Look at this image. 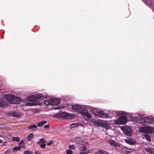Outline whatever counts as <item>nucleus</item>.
Instances as JSON below:
<instances>
[{
  "label": "nucleus",
  "instance_id": "obj_13",
  "mask_svg": "<svg viewBox=\"0 0 154 154\" xmlns=\"http://www.w3.org/2000/svg\"><path fill=\"white\" fill-rule=\"evenodd\" d=\"M75 141L78 143L82 145L85 142V140L82 138L79 137H76L75 138Z\"/></svg>",
  "mask_w": 154,
  "mask_h": 154
},
{
  "label": "nucleus",
  "instance_id": "obj_38",
  "mask_svg": "<svg viewBox=\"0 0 154 154\" xmlns=\"http://www.w3.org/2000/svg\"><path fill=\"white\" fill-rule=\"evenodd\" d=\"M135 121L136 122H137L138 121H139V119L138 118H136L135 119Z\"/></svg>",
  "mask_w": 154,
  "mask_h": 154
},
{
  "label": "nucleus",
  "instance_id": "obj_35",
  "mask_svg": "<svg viewBox=\"0 0 154 154\" xmlns=\"http://www.w3.org/2000/svg\"><path fill=\"white\" fill-rule=\"evenodd\" d=\"M53 142L52 141H50L49 143H48L47 144V145L48 146H50V145H51L53 144Z\"/></svg>",
  "mask_w": 154,
  "mask_h": 154
},
{
  "label": "nucleus",
  "instance_id": "obj_7",
  "mask_svg": "<svg viewBox=\"0 0 154 154\" xmlns=\"http://www.w3.org/2000/svg\"><path fill=\"white\" fill-rule=\"evenodd\" d=\"M20 101L19 98L10 94V103L17 104Z\"/></svg>",
  "mask_w": 154,
  "mask_h": 154
},
{
  "label": "nucleus",
  "instance_id": "obj_15",
  "mask_svg": "<svg viewBox=\"0 0 154 154\" xmlns=\"http://www.w3.org/2000/svg\"><path fill=\"white\" fill-rule=\"evenodd\" d=\"M11 116L15 117L18 118H19L21 117V115L20 113L16 112H14L12 113H10V116Z\"/></svg>",
  "mask_w": 154,
  "mask_h": 154
},
{
  "label": "nucleus",
  "instance_id": "obj_14",
  "mask_svg": "<svg viewBox=\"0 0 154 154\" xmlns=\"http://www.w3.org/2000/svg\"><path fill=\"white\" fill-rule=\"evenodd\" d=\"M154 132V128L147 127L146 133H152Z\"/></svg>",
  "mask_w": 154,
  "mask_h": 154
},
{
  "label": "nucleus",
  "instance_id": "obj_12",
  "mask_svg": "<svg viewBox=\"0 0 154 154\" xmlns=\"http://www.w3.org/2000/svg\"><path fill=\"white\" fill-rule=\"evenodd\" d=\"M134 150V149H129L126 147H123L122 148V151L124 153L128 154L132 152Z\"/></svg>",
  "mask_w": 154,
  "mask_h": 154
},
{
  "label": "nucleus",
  "instance_id": "obj_39",
  "mask_svg": "<svg viewBox=\"0 0 154 154\" xmlns=\"http://www.w3.org/2000/svg\"><path fill=\"white\" fill-rule=\"evenodd\" d=\"M65 107V106H60V107H59V108H56L57 109H58L59 108H64Z\"/></svg>",
  "mask_w": 154,
  "mask_h": 154
},
{
  "label": "nucleus",
  "instance_id": "obj_22",
  "mask_svg": "<svg viewBox=\"0 0 154 154\" xmlns=\"http://www.w3.org/2000/svg\"><path fill=\"white\" fill-rule=\"evenodd\" d=\"M143 138H145V139L148 141H151V138L150 136L149 135L147 134H144L143 137Z\"/></svg>",
  "mask_w": 154,
  "mask_h": 154
},
{
  "label": "nucleus",
  "instance_id": "obj_27",
  "mask_svg": "<svg viewBox=\"0 0 154 154\" xmlns=\"http://www.w3.org/2000/svg\"><path fill=\"white\" fill-rule=\"evenodd\" d=\"M104 128L106 130L109 129L111 128L109 124H106L104 125Z\"/></svg>",
  "mask_w": 154,
  "mask_h": 154
},
{
  "label": "nucleus",
  "instance_id": "obj_24",
  "mask_svg": "<svg viewBox=\"0 0 154 154\" xmlns=\"http://www.w3.org/2000/svg\"><path fill=\"white\" fill-rule=\"evenodd\" d=\"M98 152L100 154H108V152L102 149H98Z\"/></svg>",
  "mask_w": 154,
  "mask_h": 154
},
{
  "label": "nucleus",
  "instance_id": "obj_23",
  "mask_svg": "<svg viewBox=\"0 0 154 154\" xmlns=\"http://www.w3.org/2000/svg\"><path fill=\"white\" fill-rule=\"evenodd\" d=\"M37 127V126L36 125H33L30 126L28 127V128L29 129H31L32 131H35V130H33L34 129H35Z\"/></svg>",
  "mask_w": 154,
  "mask_h": 154
},
{
  "label": "nucleus",
  "instance_id": "obj_44",
  "mask_svg": "<svg viewBox=\"0 0 154 154\" xmlns=\"http://www.w3.org/2000/svg\"><path fill=\"white\" fill-rule=\"evenodd\" d=\"M95 153L96 154H98L99 153L98 152H98H95Z\"/></svg>",
  "mask_w": 154,
  "mask_h": 154
},
{
  "label": "nucleus",
  "instance_id": "obj_5",
  "mask_svg": "<svg viewBox=\"0 0 154 154\" xmlns=\"http://www.w3.org/2000/svg\"><path fill=\"white\" fill-rule=\"evenodd\" d=\"M121 129L124 134L126 135L129 136L131 135L132 131L129 127L128 126L123 127Z\"/></svg>",
  "mask_w": 154,
  "mask_h": 154
},
{
  "label": "nucleus",
  "instance_id": "obj_43",
  "mask_svg": "<svg viewBox=\"0 0 154 154\" xmlns=\"http://www.w3.org/2000/svg\"><path fill=\"white\" fill-rule=\"evenodd\" d=\"M2 140H1L0 139V143H2Z\"/></svg>",
  "mask_w": 154,
  "mask_h": 154
},
{
  "label": "nucleus",
  "instance_id": "obj_41",
  "mask_svg": "<svg viewBox=\"0 0 154 154\" xmlns=\"http://www.w3.org/2000/svg\"><path fill=\"white\" fill-rule=\"evenodd\" d=\"M35 153L36 154H39V153H38V152H37V151H35Z\"/></svg>",
  "mask_w": 154,
  "mask_h": 154
},
{
  "label": "nucleus",
  "instance_id": "obj_29",
  "mask_svg": "<svg viewBox=\"0 0 154 154\" xmlns=\"http://www.w3.org/2000/svg\"><path fill=\"white\" fill-rule=\"evenodd\" d=\"M108 141L109 143H110L111 144V145L112 146H113L115 142L114 140H108Z\"/></svg>",
  "mask_w": 154,
  "mask_h": 154
},
{
  "label": "nucleus",
  "instance_id": "obj_2",
  "mask_svg": "<svg viewBox=\"0 0 154 154\" xmlns=\"http://www.w3.org/2000/svg\"><path fill=\"white\" fill-rule=\"evenodd\" d=\"M47 95L45 94L38 93L29 96L27 99H23V101L25 103V105L31 106L32 105L30 102V101H39L46 98Z\"/></svg>",
  "mask_w": 154,
  "mask_h": 154
},
{
  "label": "nucleus",
  "instance_id": "obj_42",
  "mask_svg": "<svg viewBox=\"0 0 154 154\" xmlns=\"http://www.w3.org/2000/svg\"><path fill=\"white\" fill-rule=\"evenodd\" d=\"M8 152V151H7L5 152V154H7V152Z\"/></svg>",
  "mask_w": 154,
  "mask_h": 154
},
{
  "label": "nucleus",
  "instance_id": "obj_33",
  "mask_svg": "<svg viewBox=\"0 0 154 154\" xmlns=\"http://www.w3.org/2000/svg\"><path fill=\"white\" fill-rule=\"evenodd\" d=\"M41 144L40 145V146L43 148H45L46 146V144L45 143H41Z\"/></svg>",
  "mask_w": 154,
  "mask_h": 154
},
{
  "label": "nucleus",
  "instance_id": "obj_30",
  "mask_svg": "<svg viewBox=\"0 0 154 154\" xmlns=\"http://www.w3.org/2000/svg\"><path fill=\"white\" fill-rule=\"evenodd\" d=\"M69 148L70 149H74L76 148V146L75 145L72 144L69 146Z\"/></svg>",
  "mask_w": 154,
  "mask_h": 154
},
{
  "label": "nucleus",
  "instance_id": "obj_16",
  "mask_svg": "<svg viewBox=\"0 0 154 154\" xmlns=\"http://www.w3.org/2000/svg\"><path fill=\"white\" fill-rule=\"evenodd\" d=\"M140 132L143 133H146L147 127H141L139 128Z\"/></svg>",
  "mask_w": 154,
  "mask_h": 154
},
{
  "label": "nucleus",
  "instance_id": "obj_26",
  "mask_svg": "<svg viewBox=\"0 0 154 154\" xmlns=\"http://www.w3.org/2000/svg\"><path fill=\"white\" fill-rule=\"evenodd\" d=\"M12 140L18 142L20 140V138L17 137H12Z\"/></svg>",
  "mask_w": 154,
  "mask_h": 154
},
{
  "label": "nucleus",
  "instance_id": "obj_31",
  "mask_svg": "<svg viewBox=\"0 0 154 154\" xmlns=\"http://www.w3.org/2000/svg\"><path fill=\"white\" fill-rule=\"evenodd\" d=\"M113 146L116 148H118L119 147L120 145L118 143L115 142L114 145H113Z\"/></svg>",
  "mask_w": 154,
  "mask_h": 154
},
{
  "label": "nucleus",
  "instance_id": "obj_45",
  "mask_svg": "<svg viewBox=\"0 0 154 154\" xmlns=\"http://www.w3.org/2000/svg\"><path fill=\"white\" fill-rule=\"evenodd\" d=\"M4 38V36H2V38Z\"/></svg>",
  "mask_w": 154,
  "mask_h": 154
},
{
  "label": "nucleus",
  "instance_id": "obj_10",
  "mask_svg": "<svg viewBox=\"0 0 154 154\" xmlns=\"http://www.w3.org/2000/svg\"><path fill=\"white\" fill-rule=\"evenodd\" d=\"M79 126H82L84 127V125L81 124V123H74L70 125L69 126V128L70 129H72L76 128ZM83 128H84V127H83Z\"/></svg>",
  "mask_w": 154,
  "mask_h": 154
},
{
  "label": "nucleus",
  "instance_id": "obj_19",
  "mask_svg": "<svg viewBox=\"0 0 154 154\" xmlns=\"http://www.w3.org/2000/svg\"><path fill=\"white\" fill-rule=\"evenodd\" d=\"M46 142V140L44 138H41L39 141L37 142L36 143L38 144H40L41 143H45Z\"/></svg>",
  "mask_w": 154,
  "mask_h": 154
},
{
  "label": "nucleus",
  "instance_id": "obj_47",
  "mask_svg": "<svg viewBox=\"0 0 154 154\" xmlns=\"http://www.w3.org/2000/svg\"><path fill=\"white\" fill-rule=\"evenodd\" d=\"M39 154H41L40 153H39Z\"/></svg>",
  "mask_w": 154,
  "mask_h": 154
},
{
  "label": "nucleus",
  "instance_id": "obj_21",
  "mask_svg": "<svg viewBox=\"0 0 154 154\" xmlns=\"http://www.w3.org/2000/svg\"><path fill=\"white\" fill-rule=\"evenodd\" d=\"M34 134H33L31 133L29 134L27 137V139L28 141H30L33 137Z\"/></svg>",
  "mask_w": 154,
  "mask_h": 154
},
{
  "label": "nucleus",
  "instance_id": "obj_46",
  "mask_svg": "<svg viewBox=\"0 0 154 154\" xmlns=\"http://www.w3.org/2000/svg\"><path fill=\"white\" fill-rule=\"evenodd\" d=\"M153 11H154V10L153 9Z\"/></svg>",
  "mask_w": 154,
  "mask_h": 154
},
{
  "label": "nucleus",
  "instance_id": "obj_36",
  "mask_svg": "<svg viewBox=\"0 0 154 154\" xmlns=\"http://www.w3.org/2000/svg\"><path fill=\"white\" fill-rule=\"evenodd\" d=\"M44 128L45 129H48L49 128V126L48 125H46L44 126Z\"/></svg>",
  "mask_w": 154,
  "mask_h": 154
},
{
  "label": "nucleus",
  "instance_id": "obj_8",
  "mask_svg": "<svg viewBox=\"0 0 154 154\" xmlns=\"http://www.w3.org/2000/svg\"><path fill=\"white\" fill-rule=\"evenodd\" d=\"M144 122L148 124L154 123V117H147L143 118Z\"/></svg>",
  "mask_w": 154,
  "mask_h": 154
},
{
  "label": "nucleus",
  "instance_id": "obj_4",
  "mask_svg": "<svg viewBox=\"0 0 154 154\" xmlns=\"http://www.w3.org/2000/svg\"><path fill=\"white\" fill-rule=\"evenodd\" d=\"M60 100L57 98H51L45 100V104L47 106L57 105L60 103Z\"/></svg>",
  "mask_w": 154,
  "mask_h": 154
},
{
  "label": "nucleus",
  "instance_id": "obj_18",
  "mask_svg": "<svg viewBox=\"0 0 154 154\" xmlns=\"http://www.w3.org/2000/svg\"><path fill=\"white\" fill-rule=\"evenodd\" d=\"M47 122L46 121H43L39 122L38 124L37 125L39 127H41L45 125Z\"/></svg>",
  "mask_w": 154,
  "mask_h": 154
},
{
  "label": "nucleus",
  "instance_id": "obj_6",
  "mask_svg": "<svg viewBox=\"0 0 154 154\" xmlns=\"http://www.w3.org/2000/svg\"><path fill=\"white\" fill-rule=\"evenodd\" d=\"M60 116L63 118L67 119H71L75 117V115L73 113H70L65 112H62Z\"/></svg>",
  "mask_w": 154,
  "mask_h": 154
},
{
  "label": "nucleus",
  "instance_id": "obj_25",
  "mask_svg": "<svg viewBox=\"0 0 154 154\" xmlns=\"http://www.w3.org/2000/svg\"><path fill=\"white\" fill-rule=\"evenodd\" d=\"M19 146L21 148V147H24L25 146V144L23 140L21 141L19 143Z\"/></svg>",
  "mask_w": 154,
  "mask_h": 154
},
{
  "label": "nucleus",
  "instance_id": "obj_11",
  "mask_svg": "<svg viewBox=\"0 0 154 154\" xmlns=\"http://www.w3.org/2000/svg\"><path fill=\"white\" fill-rule=\"evenodd\" d=\"M125 141L127 143L131 145L135 144L136 143L134 140L131 138L125 139Z\"/></svg>",
  "mask_w": 154,
  "mask_h": 154
},
{
  "label": "nucleus",
  "instance_id": "obj_20",
  "mask_svg": "<svg viewBox=\"0 0 154 154\" xmlns=\"http://www.w3.org/2000/svg\"><path fill=\"white\" fill-rule=\"evenodd\" d=\"M82 146L79 148V150L81 151H84L87 149V146L83 144L82 145Z\"/></svg>",
  "mask_w": 154,
  "mask_h": 154
},
{
  "label": "nucleus",
  "instance_id": "obj_34",
  "mask_svg": "<svg viewBox=\"0 0 154 154\" xmlns=\"http://www.w3.org/2000/svg\"><path fill=\"white\" fill-rule=\"evenodd\" d=\"M31 152L28 150L25 151L24 153V154H31Z\"/></svg>",
  "mask_w": 154,
  "mask_h": 154
},
{
  "label": "nucleus",
  "instance_id": "obj_32",
  "mask_svg": "<svg viewBox=\"0 0 154 154\" xmlns=\"http://www.w3.org/2000/svg\"><path fill=\"white\" fill-rule=\"evenodd\" d=\"M72 151L70 150H68L67 151L66 154H72Z\"/></svg>",
  "mask_w": 154,
  "mask_h": 154
},
{
  "label": "nucleus",
  "instance_id": "obj_37",
  "mask_svg": "<svg viewBox=\"0 0 154 154\" xmlns=\"http://www.w3.org/2000/svg\"><path fill=\"white\" fill-rule=\"evenodd\" d=\"M89 152H80V154H86L88 153Z\"/></svg>",
  "mask_w": 154,
  "mask_h": 154
},
{
  "label": "nucleus",
  "instance_id": "obj_28",
  "mask_svg": "<svg viewBox=\"0 0 154 154\" xmlns=\"http://www.w3.org/2000/svg\"><path fill=\"white\" fill-rule=\"evenodd\" d=\"M21 148H20V147H19V146H16L14 147L13 149V150L14 151H18L19 150H20V149Z\"/></svg>",
  "mask_w": 154,
  "mask_h": 154
},
{
  "label": "nucleus",
  "instance_id": "obj_3",
  "mask_svg": "<svg viewBox=\"0 0 154 154\" xmlns=\"http://www.w3.org/2000/svg\"><path fill=\"white\" fill-rule=\"evenodd\" d=\"M3 99H0V107L3 108L8 106L10 103V94L4 95Z\"/></svg>",
  "mask_w": 154,
  "mask_h": 154
},
{
  "label": "nucleus",
  "instance_id": "obj_9",
  "mask_svg": "<svg viewBox=\"0 0 154 154\" xmlns=\"http://www.w3.org/2000/svg\"><path fill=\"white\" fill-rule=\"evenodd\" d=\"M144 149L148 154H154V148L153 147L148 146L144 147Z\"/></svg>",
  "mask_w": 154,
  "mask_h": 154
},
{
  "label": "nucleus",
  "instance_id": "obj_1",
  "mask_svg": "<svg viewBox=\"0 0 154 154\" xmlns=\"http://www.w3.org/2000/svg\"><path fill=\"white\" fill-rule=\"evenodd\" d=\"M70 107L74 112L82 115L86 121H88L92 118L91 115L86 109H90V112L95 116L102 118L111 119L113 117L118 118L113 120V124L123 125L126 124L128 121L127 117L131 116V114L123 111L113 110L109 112V114L105 113L103 110L98 109L89 105L75 104L71 105Z\"/></svg>",
  "mask_w": 154,
  "mask_h": 154
},
{
  "label": "nucleus",
  "instance_id": "obj_17",
  "mask_svg": "<svg viewBox=\"0 0 154 154\" xmlns=\"http://www.w3.org/2000/svg\"><path fill=\"white\" fill-rule=\"evenodd\" d=\"M91 122L93 123V125L95 126L96 125L97 126H99L100 125L99 122L97 120H96L94 119H91Z\"/></svg>",
  "mask_w": 154,
  "mask_h": 154
},
{
  "label": "nucleus",
  "instance_id": "obj_40",
  "mask_svg": "<svg viewBox=\"0 0 154 154\" xmlns=\"http://www.w3.org/2000/svg\"><path fill=\"white\" fill-rule=\"evenodd\" d=\"M57 116H58L57 115H54L53 116V117L55 118H57Z\"/></svg>",
  "mask_w": 154,
  "mask_h": 154
}]
</instances>
